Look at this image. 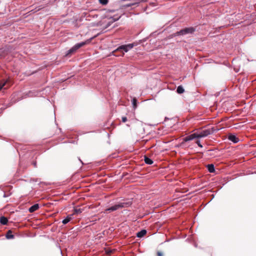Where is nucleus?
I'll use <instances>...</instances> for the list:
<instances>
[{
  "label": "nucleus",
  "mask_w": 256,
  "mask_h": 256,
  "mask_svg": "<svg viewBox=\"0 0 256 256\" xmlns=\"http://www.w3.org/2000/svg\"><path fill=\"white\" fill-rule=\"evenodd\" d=\"M132 202L130 200H126V202H120L116 204L106 210V211L112 212L116 210L119 208H128L131 206Z\"/></svg>",
  "instance_id": "1"
},
{
  "label": "nucleus",
  "mask_w": 256,
  "mask_h": 256,
  "mask_svg": "<svg viewBox=\"0 0 256 256\" xmlns=\"http://www.w3.org/2000/svg\"><path fill=\"white\" fill-rule=\"evenodd\" d=\"M215 131L216 130L214 128L204 130L199 132H197L198 138H201L207 136H208L213 134Z\"/></svg>",
  "instance_id": "2"
},
{
  "label": "nucleus",
  "mask_w": 256,
  "mask_h": 256,
  "mask_svg": "<svg viewBox=\"0 0 256 256\" xmlns=\"http://www.w3.org/2000/svg\"><path fill=\"white\" fill-rule=\"evenodd\" d=\"M134 46H136V44H126V45H122V46H119L115 50H114L112 52V53L114 54V56H116V55L114 54L116 52L120 51L121 50H123L124 52H126L132 48Z\"/></svg>",
  "instance_id": "3"
},
{
  "label": "nucleus",
  "mask_w": 256,
  "mask_h": 256,
  "mask_svg": "<svg viewBox=\"0 0 256 256\" xmlns=\"http://www.w3.org/2000/svg\"><path fill=\"white\" fill-rule=\"evenodd\" d=\"M195 32V28L192 27L186 28H184L179 32H177L175 34V36H180V35H186L187 34H191L194 33Z\"/></svg>",
  "instance_id": "4"
},
{
  "label": "nucleus",
  "mask_w": 256,
  "mask_h": 256,
  "mask_svg": "<svg viewBox=\"0 0 256 256\" xmlns=\"http://www.w3.org/2000/svg\"><path fill=\"white\" fill-rule=\"evenodd\" d=\"M86 42H82L80 43L76 44L72 48H71L70 50H69L68 51V52L66 53V56H68V54H71L72 52H76V50H78L80 47L84 46L86 44Z\"/></svg>",
  "instance_id": "5"
},
{
  "label": "nucleus",
  "mask_w": 256,
  "mask_h": 256,
  "mask_svg": "<svg viewBox=\"0 0 256 256\" xmlns=\"http://www.w3.org/2000/svg\"><path fill=\"white\" fill-rule=\"evenodd\" d=\"M120 18V16H118L108 18V21L105 22H106V26H105V28H108L109 26H110L111 25V24L112 23H113L114 22L118 20Z\"/></svg>",
  "instance_id": "6"
},
{
  "label": "nucleus",
  "mask_w": 256,
  "mask_h": 256,
  "mask_svg": "<svg viewBox=\"0 0 256 256\" xmlns=\"http://www.w3.org/2000/svg\"><path fill=\"white\" fill-rule=\"evenodd\" d=\"M197 138H198L197 136V132L194 133L190 136H188L184 138H183V142H182V144L184 142H186Z\"/></svg>",
  "instance_id": "7"
},
{
  "label": "nucleus",
  "mask_w": 256,
  "mask_h": 256,
  "mask_svg": "<svg viewBox=\"0 0 256 256\" xmlns=\"http://www.w3.org/2000/svg\"><path fill=\"white\" fill-rule=\"evenodd\" d=\"M130 1V2H128L124 4L123 6L124 8H129L134 6H137L139 2H137L136 0H129Z\"/></svg>",
  "instance_id": "8"
},
{
  "label": "nucleus",
  "mask_w": 256,
  "mask_h": 256,
  "mask_svg": "<svg viewBox=\"0 0 256 256\" xmlns=\"http://www.w3.org/2000/svg\"><path fill=\"white\" fill-rule=\"evenodd\" d=\"M228 139L234 142V143H236L239 141V139L237 138L235 135L230 134L228 136Z\"/></svg>",
  "instance_id": "9"
},
{
  "label": "nucleus",
  "mask_w": 256,
  "mask_h": 256,
  "mask_svg": "<svg viewBox=\"0 0 256 256\" xmlns=\"http://www.w3.org/2000/svg\"><path fill=\"white\" fill-rule=\"evenodd\" d=\"M39 208V204H34L29 208V212H34L38 210Z\"/></svg>",
  "instance_id": "10"
},
{
  "label": "nucleus",
  "mask_w": 256,
  "mask_h": 256,
  "mask_svg": "<svg viewBox=\"0 0 256 256\" xmlns=\"http://www.w3.org/2000/svg\"><path fill=\"white\" fill-rule=\"evenodd\" d=\"M146 230H142L137 233L136 236L138 238H142L146 234Z\"/></svg>",
  "instance_id": "11"
},
{
  "label": "nucleus",
  "mask_w": 256,
  "mask_h": 256,
  "mask_svg": "<svg viewBox=\"0 0 256 256\" xmlns=\"http://www.w3.org/2000/svg\"><path fill=\"white\" fill-rule=\"evenodd\" d=\"M8 222V218L4 216L0 217V222L2 224H7Z\"/></svg>",
  "instance_id": "12"
},
{
  "label": "nucleus",
  "mask_w": 256,
  "mask_h": 256,
  "mask_svg": "<svg viewBox=\"0 0 256 256\" xmlns=\"http://www.w3.org/2000/svg\"><path fill=\"white\" fill-rule=\"evenodd\" d=\"M72 215H70L68 216L66 218H64L62 222L63 224H66L67 223H68L72 219Z\"/></svg>",
  "instance_id": "13"
},
{
  "label": "nucleus",
  "mask_w": 256,
  "mask_h": 256,
  "mask_svg": "<svg viewBox=\"0 0 256 256\" xmlns=\"http://www.w3.org/2000/svg\"><path fill=\"white\" fill-rule=\"evenodd\" d=\"M207 168L210 172H214L215 170L214 166L212 164H208Z\"/></svg>",
  "instance_id": "14"
},
{
  "label": "nucleus",
  "mask_w": 256,
  "mask_h": 256,
  "mask_svg": "<svg viewBox=\"0 0 256 256\" xmlns=\"http://www.w3.org/2000/svg\"><path fill=\"white\" fill-rule=\"evenodd\" d=\"M8 82V80H6L4 82L0 83V90L2 88L6 89L8 88L7 86L6 87H5V86L7 85Z\"/></svg>",
  "instance_id": "15"
},
{
  "label": "nucleus",
  "mask_w": 256,
  "mask_h": 256,
  "mask_svg": "<svg viewBox=\"0 0 256 256\" xmlns=\"http://www.w3.org/2000/svg\"><path fill=\"white\" fill-rule=\"evenodd\" d=\"M184 92V90L182 86H179L178 87V88L176 89V92L178 94H182Z\"/></svg>",
  "instance_id": "16"
},
{
  "label": "nucleus",
  "mask_w": 256,
  "mask_h": 256,
  "mask_svg": "<svg viewBox=\"0 0 256 256\" xmlns=\"http://www.w3.org/2000/svg\"><path fill=\"white\" fill-rule=\"evenodd\" d=\"M144 162L148 164H152L153 163V161L146 156H144Z\"/></svg>",
  "instance_id": "17"
},
{
  "label": "nucleus",
  "mask_w": 256,
  "mask_h": 256,
  "mask_svg": "<svg viewBox=\"0 0 256 256\" xmlns=\"http://www.w3.org/2000/svg\"><path fill=\"white\" fill-rule=\"evenodd\" d=\"M6 238L8 239H10L14 238V235L12 234V232L10 230H8L6 234Z\"/></svg>",
  "instance_id": "18"
},
{
  "label": "nucleus",
  "mask_w": 256,
  "mask_h": 256,
  "mask_svg": "<svg viewBox=\"0 0 256 256\" xmlns=\"http://www.w3.org/2000/svg\"><path fill=\"white\" fill-rule=\"evenodd\" d=\"M83 209L80 208H75L74 209V214H79L82 212Z\"/></svg>",
  "instance_id": "19"
},
{
  "label": "nucleus",
  "mask_w": 256,
  "mask_h": 256,
  "mask_svg": "<svg viewBox=\"0 0 256 256\" xmlns=\"http://www.w3.org/2000/svg\"><path fill=\"white\" fill-rule=\"evenodd\" d=\"M136 102H137V100H136V98H133L132 100V105H133V106L134 107V108H136Z\"/></svg>",
  "instance_id": "20"
},
{
  "label": "nucleus",
  "mask_w": 256,
  "mask_h": 256,
  "mask_svg": "<svg viewBox=\"0 0 256 256\" xmlns=\"http://www.w3.org/2000/svg\"><path fill=\"white\" fill-rule=\"evenodd\" d=\"M100 4L106 5L108 3V0H99Z\"/></svg>",
  "instance_id": "21"
},
{
  "label": "nucleus",
  "mask_w": 256,
  "mask_h": 256,
  "mask_svg": "<svg viewBox=\"0 0 256 256\" xmlns=\"http://www.w3.org/2000/svg\"><path fill=\"white\" fill-rule=\"evenodd\" d=\"M196 144L198 145V146L200 148H202V146L200 144V140H197L196 142Z\"/></svg>",
  "instance_id": "22"
},
{
  "label": "nucleus",
  "mask_w": 256,
  "mask_h": 256,
  "mask_svg": "<svg viewBox=\"0 0 256 256\" xmlns=\"http://www.w3.org/2000/svg\"><path fill=\"white\" fill-rule=\"evenodd\" d=\"M127 120V118L125 116H123L122 118V122H126Z\"/></svg>",
  "instance_id": "23"
},
{
  "label": "nucleus",
  "mask_w": 256,
  "mask_h": 256,
  "mask_svg": "<svg viewBox=\"0 0 256 256\" xmlns=\"http://www.w3.org/2000/svg\"><path fill=\"white\" fill-rule=\"evenodd\" d=\"M158 256H162V254L160 252H158Z\"/></svg>",
  "instance_id": "24"
}]
</instances>
